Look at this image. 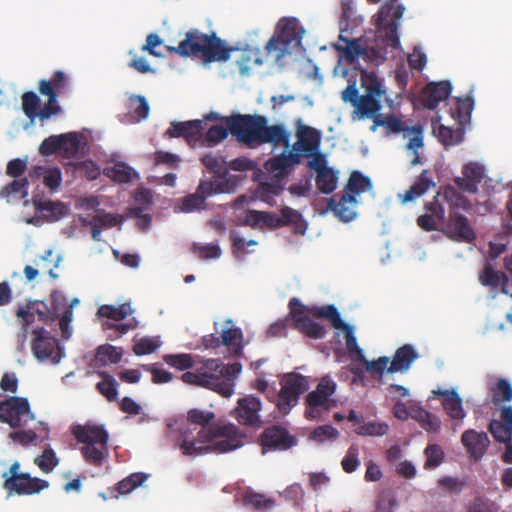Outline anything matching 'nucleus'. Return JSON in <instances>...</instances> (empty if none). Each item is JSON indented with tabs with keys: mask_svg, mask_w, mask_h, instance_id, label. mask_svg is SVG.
<instances>
[{
	"mask_svg": "<svg viewBox=\"0 0 512 512\" xmlns=\"http://www.w3.org/2000/svg\"><path fill=\"white\" fill-rule=\"evenodd\" d=\"M241 364H223L219 359H206L196 365L193 371L182 374L184 383L212 390L223 397L234 393V378L240 373Z\"/></svg>",
	"mask_w": 512,
	"mask_h": 512,
	"instance_id": "nucleus-1",
	"label": "nucleus"
},
{
	"mask_svg": "<svg viewBox=\"0 0 512 512\" xmlns=\"http://www.w3.org/2000/svg\"><path fill=\"white\" fill-rule=\"evenodd\" d=\"M71 431L75 439L84 444L80 451L85 461L95 467L102 466L109 455V433L105 426L88 421L74 425Z\"/></svg>",
	"mask_w": 512,
	"mask_h": 512,
	"instance_id": "nucleus-2",
	"label": "nucleus"
},
{
	"mask_svg": "<svg viewBox=\"0 0 512 512\" xmlns=\"http://www.w3.org/2000/svg\"><path fill=\"white\" fill-rule=\"evenodd\" d=\"M215 414L211 411L200 409H190L187 412V423L179 428L177 446L185 456H197L203 454L205 448V439L200 438L202 430L212 431L215 425H210L214 420Z\"/></svg>",
	"mask_w": 512,
	"mask_h": 512,
	"instance_id": "nucleus-3",
	"label": "nucleus"
},
{
	"mask_svg": "<svg viewBox=\"0 0 512 512\" xmlns=\"http://www.w3.org/2000/svg\"><path fill=\"white\" fill-rule=\"evenodd\" d=\"M303 28L295 18H283L277 24V31L266 43L265 50L276 62L286 54L301 47Z\"/></svg>",
	"mask_w": 512,
	"mask_h": 512,
	"instance_id": "nucleus-4",
	"label": "nucleus"
},
{
	"mask_svg": "<svg viewBox=\"0 0 512 512\" xmlns=\"http://www.w3.org/2000/svg\"><path fill=\"white\" fill-rule=\"evenodd\" d=\"M206 120H222L227 124L230 133L240 142L248 145L257 143L264 123V116L236 114L221 118L218 113L210 112L204 117Z\"/></svg>",
	"mask_w": 512,
	"mask_h": 512,
	"instance_id": "nucleus-5",
	"label": "nucleus"
},
{
	"mask_svg": "<svg viewBox=\"0 0 512 512\" xmlns=\"http://www.w3.org/2000/svg\"><path fill=\"white\" fill-rule=\"evenodd\" d=\"M404 6L399 0H388L379 9L375 16L378 36L384 39L387 46L397 48L400 45L398 36V21L404 13Z\"/></svg>",
	"mask_w": 512,
	"mask_h": 512,
	"instance_id": "nucleus-6",
	"label": "nucleus"
},
{
	"mask_svg": "<svg viewBox=\"0 0 512 512\" xmlns=\"http://www.w3.org/2000/svg\"><path fill=\"white\" fill-rule=\"evenodd\" d=\"M192 56L200 58L204 63L224 62L230 58V53L235 49L226 47L225 42L215 33L210 35L198 30H191Z\"/></svg>",
	"mask_w": 512,
	"mask_h": 512,
	"instance_id": "nucleus-7",
	"label": "nucleus"
},
{
	"mask_svg": "<svg viewBox=\"0 0 512 512\" xmlns=\"http://www.w3.org/2000/svg\"><path fill=\"white\" fill-rule=\"evenodd\" d=\"M419 357L414 347L405 344L399 347L391 360L387 356H381L378 359L367 362V372L373 378H381L384 372L393 374L396 372H407L412 363Z\"/></svg>",
	"mask_w": 512,
	"mask_h": 512,
	"instance_id": "nucleus-8",
	"label": "nucleus"
},
{
	"mask_svg": "<svg viewBox=\"0 0 512 512\" xmlns=\"http://www.w3.org/2000/svg\"><path fill=\"white\" fill-rule=\"evenodd\" d=\"M207 437L203 444L205 451L226 453L233 451L243 445V436L234 424L215 425L212 431L202 430L200 438Z\"/></svg>",
	"mask_w": 512,
	"mask_h": 512,
	"instance_id": "nucleus-9",
	"label": "nucleus"
},
{
	"mask_svg": "<svg viewBox=\"0 0 512 512\" xmlns=\"http://www.w3.org/2000/svg\"><path fill=\"white\" fill-rule=\"evenodd\" d=\"M336 391V383L328 376L322 377L315 390L305 397V418L308 420L319 419L324 412H329L337 406V401L332 398Z\"/></svg>",
	"mask_w": 512,
	"mask_h": 512,
	"instance_id": "nucleus-10",
	"label": "nucleus"
},
{
	"mask_svg": "<svg viewBox=\"0 0 512 512\" xmlns=\"http://www.w3.org/2000/svg\"><path fill=\"white\" fill-rule=\"evenodd\" d=\"M3 488L9 493L18 495L37 494L49 486L48 481L31 477L29 473L20 472V463L15 461L8 471L2 474Z\"/></svg>",
	"mask_w": 512,
	"mask_h": 512,
	"instance_id": "nucleus-11",
	"label": "nucleus"
},
{
	"mask_svg": "<svg viewBox=\"0 0 512 512\" xmlns=\"http://www.w3.org/2000/svg\"><path fill=\"white\" fill-rule=\"evenodd\" d=\"M280 385L276 406L282 415H287L298 404L300 396L308 390V381L301 374L288 373L280 380Z\"/></svg>",
	"mask_w": 512,
	"mask_h": 512,
	"instance_id": "nucleus-12",
	"label": "nucleus"
},
{
	"mask_svg": "<svg viewBox=\"0 0 512 512\" xmlns=\"http://www.w3.org/2000/svg\"><path fill=\"white\" fill-rule=\"evenodd\" d=\"M232 191L230 180L216 179L213 181L201 180L193 194L185 196L181 201L183 212L199 211L205 208V201L212 195L229 193Z\"/></svg>",
	"mask_w": 512,
	"mask_h": 512,
	"instance_id": "nucleus-13",
	"label": "nucleus"
},
{
	"mask_svg": "<svg viewBox=\"0 0 512 512\" xmlns=\"http://www.w3.org/2000/svg\"><path fill=\"white\" fill-rule=\"evenodd\" d=\"M34 420L27 398L12 396L0 401V422L12 429L24 427Z\"/></svg>",
	"mask_w": 512,
	"mask_h": 512,
	"instance_id": "nucleus-14",
	"label": "nucleus"
},
{
	"mask_svg": "<svg viewBox=\"0 0 512 512\" xmlns=\"http://www.w3.org/2000/svg\"><path fill=\"white\" fill-rule=\"evenodd\" d=\"M32 333L35 338L31 343V349L35 357L40 360L51 359L55 363L59 362L61 355L57 339L50 336L44 328H36Z\"/></svg>",
	"mask_w": 512,
	"mask_h": 512,
	"instance_id": "nucleus-15",
	"label": "nucleus"
},
{
	"mask_svg": "<svg viewBox=\"0 0 512 512\" xmlns=\"http://www.w3.org/2000/svg\"><path fill=\"white\" fill-rule=\"evenodd\" d=\"M296 137L297 141L293 144L292 150L295 153L302 154V157L310 158L311 155L320 150V131L302 124L301 120L297 121Z\"/></svg>",
	"mask_w": 512,
	"mask_h": 512,
	"instance_id": "nucleus-16",
	"label": "nucleus"
},
{
	"mask_svg": "<svg viewBox=\"0 0 512 512\" xmlns=\"http://www.w3.org/2000/svg\"><path fill=\"white\" fill-rule=\"evenodd\" d=\"M443 233L451 240L472 243L476 234L469 220L457 211L449 212V219Z\"/></svg>",
	"mask_w": 512,
	"mask_h": 512,
	"instance_id": "nucleus-17",
	"label": "nucleus"
},
{
	"mask_svg": "<svg viewBox=\"0 0 512 512\" xmlns=\"http://www.w3.org/2000/svg\"><path fill=\"white\" fill-rule=\"evenodd\" d=\"M260 410V399L254 395H247L238 399L237 407L233 414L237 421L242 425L260 427L262 424L259 416Z\"/></svg>",
	"mask_w": 512,
	"mask_h": 512,
	"instance_id": "nucleus-18",
	"label": "nucleus"
},
{
	"mask_svg": "<svg viewBox=\"0 0 512 512\" xmlns=\"http://www.w3.org/2000/svg\"><path fill=\"white\" fill-rule=\"evenodd\" d=\"M263 452L271 450H287L295 444V439L281 426H271L264 429L260 435Z\"/></svg>",
	"mask_w": 512,
	"mask_h": 512,
	"instance_id": "nucleus-19",
	"label": "nucleus"
},
{
	"mask_svg": "<svg viewBox=\"0 0 512 512\" xmlns=\"http://www.w3.org/2000/svg\"><path fill=\"white\" fill-rule=\"evenodd\" d=\"M485 175L484 167L476 162H469L462 168V176L455 177L456 186L467 193L474 194Z\"/></svg>",
	"mask_w": 512,
	"mask_h": 512,
	"instance_id": "nucleus-20",
	"label": "nucleus"
},
{
	"mask_svg": "<svg viewBox=\"0 0 512 512\" xmlns=\"http://www.w3.org/2000/svg\"><path fill=\"white\" fill-rule=\"evenodd\" d=\"M451 89L449 81L429 83L422 89L419 101L426 109L433 110L441 101L449 97Z\"/></svg>",
	"mask_w": 512,
	"mask_h": 512,
	"instance_id": "nucleus-21",
	"label": "nucleus"
},
{
	"mask_svg": "<svg viewBox=\"0 0 512 512\" xmlns=\"http://www.w3.org/2000/svg\"><path fill=\"white\" fill-rule=\"evenodd\" d=\"M202 120L173 121L167 129L166 134L171 138H184L188 143L196 142L202 136Z\"/></svg>",
	"mask_w": 512,
	"mask_h": 512,
	"instance_id": "nucleus-22",
	"label": "nucleus"
},
{
	"mask_svg": "<svg viewBox=\"0 0 512 512\" xmlns=\"http://www.w3.org/2000/svg\"><path fill=\"white\" fill-rule=\"evenodd\" d=\"M291 133L282 124H275L268 126L267 120L264 118V123L261 127V132L257 143H268L277 147L282 145L285 149L290 147Z\"/></svg>",
	"mask_w": 512,
	"mask_h": 512,
	"instance_id": "nucleus-23",
	"label": "nucleus"
},
{
	"mask_svg": "<svg viewBox=\"0 0 512 512\" xmlns=\"http://www.w3.org/2000/svg\"><path fill=\"white\" fill-rule=\"evenodd\" d=\"M461 442L467 452L475 459H479L485 454L490 443L486 432H477L473 429L466 430L462 434Z\"/></svg>",
	"mask_w": 512,
	"mask_h": 512,
	"instance_id": "nucleus-24",
	"label": "nucleus"
},
{
	"mask_svg": "<svg viewBox=\"0 0 512 512\" xmlns=\"http://www.w3.org/2000/svg\"><path fill=\"white\" fill-rule=\"evenodd\" d=\"M355 204L356 198L350 194H343L338 201L335 197H331L327 201L328 209L344 222H349L355 218L356 212L353 210Z\"/></svg>",
	"mask_w": 512,
	"mask_h": 512,
	"instance_id": "nucleus-25",
	"label": "nucleus"
},
{
	"mask_svg": "<svg viewBox=\"0 0 512 512\" xmlns=\"http://www.w3.org/2000/svg\"><path fill=\"white\" fill-rule=\"evenodd\" d=\"M302 154L295 153L293 150L283 151L281 154L270 158L267 162L268 168L278 175H286L290 169L301 163Z\"/></svg>",
	"mask_w": 512,
	"mask_h": 512,
	"instance_id": "nucleus-26",
	"label": "nucleus"
},
{
	"mask_svg": "<svg viewBox=\"0 0 512 512\" xmlns=\"http://www.w3.org/2000/svg\"><path fill=\"white\" fill-rule=\"evenodd\" d=\"M429 174L428 170H423L415 183L404 194L398 195L402 203L414 201L424 195L429 188L435 187L436 184Z\"/></svg>",
	"mask_w": 512,
	"mask_h": 512,
	"instance_id": "nucleus-27",
	"label": "nucleus"
},
{
	"mask_svg": "<svg viewBox=\"0 0 512 512\" xmlns=\"http://www.w3.org/2000/svg\"><path fill=\"white\" fill-rule=\"evenodd\" d=\"M433 393L443 397V408L452 419L462 420L465 417L462 400L455 391L434 390Z\"/></svg>",
	"mask_w": 512,
	"mask_h": 512,
	"instance_id": "nucleus-28",
	"label": "nucleus"
},
{
	"mask_svg": "<svg viewBox=\"0 0 512 512\" xmlns=\"http://www.w3.org/2000/svg\"><path fill=\"white\" fill-rule=\"evenodd\" d=\"M479 282L486 287H501L503 293H507L506 285L509 282L508 276L501 271L494 270L490 263H486L479 274Z\"/></svg>",
	"mask_w": 512,
	"mask_h": 512,
	"instance_id": "nucleus-29",
	"label": "nucleus"
},
{
	"mask_svg": "<svg viewBox=\"0 0 512 512\" xmlns=\"http://www.w3.org/2000/svg\"><path fill=\"white\" fill-rule=\"evenodd\" d=\"M381 99L372 97L371 95H361L354 106L355 113L359 118H375L381 110Z\"/></svg>",
	"mask_w": 512,
	"mask_h": 512,
	"instance_id": "nucleus-30",
	"label": "nucleus"
},
{
	"mask_svg": "<svg viewBox=\"0 0 512 512\" xmlns=\"http://www.w3.org/2000/svg\"><path fill=\"white\" fill-rule=\"evenodd\" d=\"M122 355V351L112 345H101L97 348L93 366L102 368L108 364H117L121 361Z\"/></svg>",
	"mask_w": 512,
	"mask_h": 512,
	"instance_id": "nucleus-31",
	"label": "nucleus"
},
{
	"mask_svg": "<svg viewBox=\"0 0 512 512\" xmlns=\"http://www.w3.org/2000/svg\"><path fill=\"white\" fill-rule=\"evenodd\" d=\"M340 329H342L345 334L346 349L349 357L352 361L362 362L367 370V362L370 361L365 358L362 349L359 347L353 327L346 323Z\"/></svg>",
	"mask_w": 512,
	"mask_h": 512,
	"instance_id": "nucleus-32",
	"label": "nucleus"
},
{
	"mask_svg": "<svg viewBox=\"0 0 512 512\" xmlns=\"http://www.w3.org/2000/svg\"><path fill=\"white\" fill-rule=\"evenodd\" d=\"M488 389L491 392V401L498 405L512 401V386L507 379L499 378L495 383H489Z\"/></svg>",
	"mask_w": 512,
	"mask_h": 512,
	"instance_id": "nucleus-33",
	"label": "nucleus"
},
{
	"mask_svg": "<svg viewBox=\"0 0 512 512\" xmlns=\"http://www.w3.org/2000/svg\"><path fill=\"white\" fill-rule=\"evenodd\" d=\"M222 345L226 346L231 353L238 356L243 350V332L239 327H231L221 333Z\"/></svg>",
	"mask_w": 512,
	"mask_h": 512,
	"instance_id": "nucleus-34",
	"label": "nucleus"
},
{
	"mask_svg": "<svg viewBox=\"0 0 512 512\" xmlns=\"http://www.w3.org/2000/svg\"><path fill=\"white\" fill-rule=\"evenodd\" d=\"M60 139V154L68 159L76 157L83 146L81 136L77 133H68L61 134Z\"/></svg>",
	"mask_w": 512,
	"mask_h": 512,
	"instance_id": "nucleus-35",
	"label": "nucleus"
},
{
	"mask_svg": "<svg viewBox=\"0 0 512 512\" xmlns=\"http://www.w3.org/2000/svg\"><path fill=\"white\" fill-rule=\"evenodd\" d=\"M29 181L27 178L13 179L11 182L3 186L0 190V197L6 198L7 201L11 197L25 199L28 196Z\"/></svg>",
	"mask_w": 512,
	"mask_h": 512,
	"instance_id": "nucleus-36",
	"label": "nucleus"
},
{
	"mask_svg": "<svg viewBox=\"0 0 512 512\" xmlns=\"http://www.w3.org/2000/svg\"><path fill=\"white\" fill-rule=\"evenodd\" d=\"M408 134H412V137L409 139L406 147L411 150L413 153V158L411 159V166H416L421 164V158L418 150L423 147V128L420 125L408 127Z\"/></svg>",
	"mask_w": 512,
	"mask_h": 512,
	"instance_id": "nucleus-37",
	"label": "nucleus"
},
{
	"mask_svg": "<svg viewBox=\"0 0 512 512\" xmlns=\"http://www.w3.org/2000/svg\"><path fill=\"white\" fill-rule=\"evenodd\" d=\"M97 374L102 378V380L96 384V389L106 398L107 401H115L118 396V384L116 380L112 375L105 371H98Z\"/></svg>",
	"mask_w": 512,
	"mask_h": 512,
	"instance_id": "nucleus-38",
	"label": "nucleus"
},
{
	"mask_svg": "<svg viewBox=\"0 0 512 512\" xmlns=\"http://www.w3.org/2000/svg\"><path fill=\"white\" fill-rule=\"evenodd\" d=\"M294 326L297 330L313 339H322L325 337L327 332L323 325L313 321L308 316L298 318L297 323Z\"/></svg>",
	"mask_w": 512,
	"mask_h": 512,
	"instance_id": "nucleus-39",
	"label": "nucleus"
},
{
	"mask_svg": "<svg viewBox=\"0 0 512 512\" xmlns=\"http://www.w3.org/2000/svg\"><path fill=\"white\" fill-rule=\"evenodd\" d=\"M361 85L365 89V95H371L372 97L381 99L386 93L381 80L375 73L362 71Z\"/></svg>",
	"mask_w": 512,
	"mask_h": 512,
	"instance_id": "nucleus-40",
	"label": "nucleus"
},
{
	"mask_svg": "<svg viewBox=\"0 0 512 512\" xmlns=\"http://www.w3.org/2000/svg\"><path fill=\"white\" fill-rule=\"evenodd\" d=\"M44 83L48 85L50 91L55 93L56 98H58L60 94H63L68 90L69 78L64 72L59 70L55 71L49 80L43 79L39 81V92H41Z\"/></svg>",
	"mask_w": 512,
	"mask_h": 512,
	"instance_id": "nucleus-41",
	"label": "nucleus"
},
{
	"mask_svg": "<svg viewBox=\"0 0 512 512\" xmlns=\"http://www.w3.org/2000/svg\"><path fill=\"white\" fill-rule=\"evenodd\" d=\"M372 183L369 177L364 176L360 171H353L346 185V194L354 195L356 198L362 192L370 190Z\"/></svg>",
	"mask_w": 512,
	"mask_h": 512,
	"instance_id": "nucleus-42",
	"label": "nucleus"
},
{
	"mask_svg": "<svg viewBox=\"0 0 512 512\" xmlns=\"http://www.w3.org/2000/svg\"><path fill=\"white\" fill-rule=\"evenodd\" d=\"M443 196L449 204L450 212L457 211V209H462L464 211H469L472 209L471 202L465 196L459 193L454 187H446L444 189Z\"/></svg>",
	"mask_w": 512,
	"mask_h": 512,
	"instance_id": "nucleus-43",
	"label": "nucleus"
},
{
	"mask_svg": "<svg viewBox=\"0 0 512 512\" xmlns=\"http://www.w3.org/2000/svg\"><path fill=\"white\" fill-rule=\"evenodd\" d=\"M133 313V309L129 303H124L119 306L102 305L98 309V315L114 321H121L128 315Z\"/></svg>",
	"mask_w": 512,
	"mask_h": 512,
	"instance_id": "nucleus-44",
	"label": "nucleus"
},
{
	"mask_svg": "<svg viewBox=\"0 0 512 512\" xmlns=\"http://www.w3.org/2000/svg\"><path fill=\"white\" fill-rule=\"evenodd\" d=\"M309 312L316 317L327 318L336 329L343 327L346 323L341 319L340 313L334 305L313 307Z\"/></svg>",
	"mask_w": 512,
	"mask_h": 512,
	"instance_id": "nucleus-45",
	"label": "nucleus"
},
{
	"mask_svg": "<svg viewBox=\"0 0 512 512\" xmlns=\"http://www.w3.org/2000/svg\"><path fill=\"white\" fill-rule=\"evenodd\" d=\"M338 177L332 168L316 175L315 181L317 189L323 194L332 193L337 186Z\"/></svg>",
	"mask_w": 512,
	"mask_h": 512,
	"instance_id": "nucleus-46",
	"label": "nucleus"
},
{
	"mask_svg": "<svg viewBox=\"0 0 512 512\" xmlns=\"http://www.w3.org/2000/svg\"><path fill=\"white\" fill-rule=\"evenodd\" d=\"M423 429L427 432L436 433L440 430L441 421L440 419L432 414L431 412L420 408L416 411L415 415L412 416Z\"/></svg>",
	"mask_w": 512,
	"mask_h": 512,
	"instance_id": "nucleus-47",
	"label": "nucleus"
},
{
	"mask_svg": "<svg viewBox=\"0 0 512 512\" xmlns=\"http://www.w3.org/2000/svg\"><path fill=\"white\" fill-rule=\"evenodd\" d=\"M40 94L48 97V103L45 104L38 113V117L43 121L50 118L52 115L57 114L61 108L57 104L55 93L50 91L46 83L43 84Z\"/></svg>",
	"mask_w": 512,
	"mask_h": 512,
	"instance_id": "nucleus-48",
	"label": "nucleus"
},
{
	"mask_svg": "<svg viewBox=\"0 0 512 512\" xmlns=\"http://www.w3.org/2000/svg\"><path fill=\"white\" fill-rule=\"evenodd\" d=\"M105 174L119 183H128L133 179L134 170L126 163L119 162L113 167L107 168Z\"/></svg>",
	"mask_w": 512,
	"mask_h": 512,
	"instance_id": "nucleus-49",
	"label": "nucleus"
},
{
	"mask_svg": "<svg viewBox=\"0 0 512 512\" xmlns=\"http://www.w3.org/2000/svg\"><path fill=\"white\" fill-rule=\"evenodd\" d=\"M426 457L424 469L432 470L437 468L444 461V451L438 444H428L424 450Z\"/></svg>",
	"mask_w": 512,
	"mask_h": 512,
	"instance_id": "nucleus-50",
	"label": "nucleus"
},
{
	"mask_svg": "<svg viewBox=\"0 0 512 512\" xmlns=\"http://www.w3.org/2000/svg\"><path fill=\"white\" fill-rule=\"evenodd\" d=\"M464 132L462 129H453L445 125H440L438 128V139L444 146H454L463 140Z\"/></svg>",
	"mask_w": 512,
	"mask_h": 512,
	"instance_id": "nucleus-51",
	"label": "nucleus"
},
{
	"mask_svg": "<svg viewBox=\"0 0 512 512\" xmlns=\"http://www.w3.org/2000/svg\"><path fill=\"white\" fill-rule=\"evenodd\" d=\"M201 162L211 173H213L217 176V177H215L214 180H216V179L227 180L226 178L221 177V175H225L227 173V169L225 167V162L221 157L209 153V154H205L201 158Z\"/></svg>",
	"mask_w": 512,
	"mask_h": 512,
	"instance_id": "nucleus-52",
	"label": "nucleus"
},
{
	"mask_svg": "<svg viewBox=\"0 0 512 512\" xmlns=\"http://www.w3.org/2000/svg\"><path fill=\"white\" fill-rule=\"evenodd\" d=\"M163 360L166 364L179 370H186L195 367V361L191 354H167Z\"/></svg>",
	"mask_w": 512,
	"mask_h": 512,
	"instance_id": "nucleus-53",
	"label": "nucleus"
},
{
	"mask_svg": "<svg viewBox=\"0 0 512 512\" xmlns=\"http://www.w3.org/2000/svg\"><path fill=\"white\" fill-rule=\"evenodd\" d=\"M191 251L201 260L217 259L222 254L220 247L213 243H193Z\"/></svg>",
	"mask_w": 512,
	"mask_h": 512,
	"instance_id": "nucleus-54",
	"label": "nucleus"
},
{
	"mask_svg": "<svg viewBox=\"0 0 512 512\" xmlns=\"http://www.w3.org/2000/svg\"><path fill=\"white\" fill-rule=\"evenodd\" d=\"M147 479V475L141 472L132 473L126 478L122 479L117 484V491L119 494L125 495L133 491L135 488L142 485V483Z\"/></svg>",
	"mask_w": 512,
	"mask_h": 512,
	"instance_id": "nucleus-55",
	"label": "nucleus"
},
{
	"mask_svg": "<svg viewBox=\"0 0 512 512\" xmlns=\"http://www.w3.org/2000/svg\"><path fill=\"white\" fill-rule=\"evenodd\" d=\"M244 504L255 510H269L274 507L275 501L259 493H247L244 496Z\"/></svg>",
	"mask_w": 512,
	"mask_h": 512,
	"instance_id": "nucleus-56",
	"label": "nucleus"
},
{
	"mask_svg": "<svg viewBox=\"0 0 512 512\" xmlns=\"http://www.w3.org/2000/svg\"><path fill=\"white\" fill-rule=\"evenodd\" d=\"M58 462V458L51 448H46L43 453L34 460V463L39 469L46 474L50 473L58 465Z\"/></svg>",
	"mask_w": 512,
	"mask_h": 512,
	"instance_id": "nucleus-57",
	"label": "nucleus"
},
{
	"mask_svg": "<svg viewBox=\"0 0 512 512\" xmlns=\"http://www.w3.org/2000/svg\"><path fill=\"white\" fill-rule=\"evenodd\" d=\"M388 429L389 426L385 422H368L359 425L355 432L361 436H383Z\"/></svg>",
	"mask_w": 512,
	"mask_h": 512,
	"instance_id": "nucleus-58",
	"label": "nucleus"
},
{
	"mask_svg": "<svg viewBox=\"0 0 512 512\" xmlns=\"http://www.w3.org/2000/svg\"><path fill=\"white\" fill-rule=\"evenodd\" d=\"M230 130L225 123V126L222 125H213L208 128L207 132L204 135L203 142L208 146L215 145L222 140L226 139Z\"/></svg>",
	"mask_w": 512,
	"mask_h": 512,
	"instance_id": "nucleus-59",
	"label": "nucleus"
},
{
	"mask_svg": "<svg viewBox=\"0 0 512 512\" xmlns=\"http://www.w3.org/2000/svg\"><path fill=\"white\" fill-rule=\"evenodd\" d=\"M375 126H382L388 129L393 133L406 132L407 128L404 126V123L394 115H388L386 117H382L381 115H377L374 118Z\"/></svg>",
	"mask_w": 512,
	"mask_h": 512,
	"instance_id": "nucleus-60",
	"label": "nucleus"
},
{
	"mask_svg": "<svg viewBox=\"0 0 512 512\" xmlns=\"http://www.w3.org/2000/svg\"><path fill=\"white\" fill-rule=\"evenodd\" d=\"M339 436V432L331 425H322L315 428L309 438L318 443H323L327 440H335Z\"/></svg>",
	"mask_w": 512,
	"mask_h": 512,
	"instance_id": "nucleus-61",
	"label": "nucleus"
},
{
	"mask_svg": "<svg viewBox=\"0 0 512 512\" xmlns=\"http://www.w3.org/2000/svg\"><path fill=\"white\" fill-rule=\"evenodd\" d=\"M28 308L33 315H37L39 321L45 324H52L57 320V315L44 302H35Z\"/></svg>",
	"mask_w": 512,
	"mask_h": 512,
	"instance_id": "nucleus-62",
	"label": "nucleus"
},
{
	"mask_svg": "<svg viewBox=\"0 0 512 512\" xmlns=\"http://www.w3.org/2000/svg\"><path fill=\"white\" fill-rule=\"evenodd\" d=\"M359 448L357 445H351L344 458L341 461V466L346 473H352L357 470L360 465L359 461Z\"/></svg>",
	"mask_w": 512,
	"mask_h": 512,
	"instance_id": "nucleus-63",
	"label": "nucleus"
},
{
	"mask_svg": "<svg viewBox=\"0 0 512 512\" xmlns=\"http://www.w3.org/2000/svg\"><path fill=\"white\" fill-rule=\"evenodd\" d=\"M489 431L498 442L508 441L512 436V429L501 420H492L489 424Z\"/></svg>",
	"mask_w": 512,
	"mask_h": 512,
	"instance_id": "nucleus-64",
	"label": "nucleus"
}]
</instances>
